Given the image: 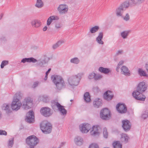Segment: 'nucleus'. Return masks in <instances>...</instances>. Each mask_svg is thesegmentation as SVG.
Listing matches in <instances>:
<instances>
[{
  "label": "nucleus",
  "instance_id": "nucleus-4",
  "mask_svg": "<svg viewBox=\"0 0 148 148\" xmlns=\"http://www.w3.org/2000/svg\"><path fill=\"white\" fill-rule=\"evenodd\" d=\"M83 73H78L77 75L70 76L68 79L69 84L72 86H77L82 76L84 75Z\"/></svg>",
  "mask_w": 148,
  "mask_h": 148
},
{
  "label": "nucleus",
  "instance_id": "nucleus-28",
  "mask_svg": "<svg viewBox=\"0 0 148 148\" xmlns=\"http://www.w3.org/2000/svg\"><path fill=\"white\" fill-rule=\"evenodd\" d=\"M114 148H122V145L119 141H115L112 143Z\"/></svg>",
  "mask_w": 148,
  "mask_h": 148
},
{
  "label": "nucleus",
  "instance_id": "nucleus-41",
  "mask_svg": "<svg viewBox=\"0 0 148 148\" xmlns=\"http://www.w3.org/2000/svg\"><path fill=\"white\" fill-rule=\"evenodd\" d=\"M103 136L104 138H107L108 136V133L107 132V129L105 128L103 129Z\"/></svg>",
  "mask_w": 148,
  "mask_h": 148
},
{
  "label": "nucleus",
  "instance_id": "nucleus-29",
  "mask_svg": "<svg viewBox=\"0 0 148 148\" xmlns=\"http://www.w3.org/2000/svg\"><path fill=\"white\" fill-rule=\"evenodd\" d=\"M64 42V41L63 40H60L58 41L56 43L53 45L52 48L53 49H56Z\"/></svg>",
  "mask_w": 148,
  "mask_h": 148
},
{
  "label": "nucleus",
  "instance_id": "nucleus-33",
  "mask_svg": "<svg viewBox=\"0 0 148 148\" xmlns=\"http://www.w3.org/2000/svg\"><path fill=\"white\" fill-rule=\"evenodd\" d=\"M43 6V3L42 1V0H37L35 6L38 8H40Z\"/></svg>",
  "mask_w": 148,
  "mask_h": 148
},
{
  "label": "nucleus",
  "instance_id": "nucleus-44",
  "mask_svg": "<svg viewBox=\"0 0 148 148\" xmlns=\"http://www.w3.org/2000/svg\"><path fill=\"white\" fill-rule=\"evenodd\" d=\"M89 148H99L98 145L95 143H92L91 144Z\"/></svg>",
  "mask_w": 148,
  "mask_h": 148
},
{
  "label": "nucleus",
  "instance_id": "nucleus-60",
  "mask_svg": "<svg viewBox=\"0 0 148 148\" xmlns=\"http://www.w3.org/2000/svg\"><path fill=\"white\" fill-rule=\"evenodd\" d=\"M1 18H1V17H0V20Z\"/></svg>",
  "mask_w": 148,
  "mask_h": 148
},
{
  "label": "nucleus",
  "instance_id": "nucleus-1",
  "mask_svg": "<svg viewBox=\"0 0 148 148\" xmlns=\"http://www.w3.org/2000/svg\"><path fill=\"white\" fill-rule=\"evenodd\" d=\"M22 96V94L20 92H17L15 94L11 104V108L13 110L17 111L21 106L22 108L25 110L31 108L33 104L31 98L29 97L25 98L22 103L20 100Z\"/></svg>",
  "mask_w": 148,
  "mask_h": 148
},
{
  "label": "nucleus",
  "instance_id": "nucleus-19",
  "mask_svg": "<svg viewBox=\"0 0 148 148\" xmlns=\"http://www.w3.org/2000/svg\"><path fill=\"white\" fill-rule=\"evenodd\" d=\"M101 101L102 100L99 99H95L93 102L94 106L96 108H98L101 106L102 105Z\"/></svg>",
  "mask_w": 148,
  "mask_h": 148
},
{
  "label": "nucleus",
  "instance_id": "nucleus-12",
  "mask_svg": "<svg viewBox=\"0 0 148 148\" xmlns=\"http://www.w3.org/2000/svg\"><path fill=\"white\" fill-rule=\"evenodd\" d=\"M34 113L32 111L30 110L27 113L25 120L27 122L31 123L34 121Z\"/></svg>",
  "mask_w": 148,
  "mask_h": 148
},
{
  "label": "nucleus",
  "instance_id": "nucleus-56",
  "mask_svg": "<svg viewBox=\"0 0 148 148\" xmlns=\"http://www.w3.org/2000/svg\"><path fill=\"white\" fill-rule=\"evenodd\" d=\"M47 29V26H45L43 29V30L44 31H46Z\"/></svg>",
  "mask_w": 148,
  "mask_h": 148
},
{
  "label": "nucleus",
  "instance_id": "nucleus-14",
  "mask_svg": "<svg viewBox=\"0 0 148 148\" xmlns=\"http://www.w3.org/2000/svg\"><path fill=\"white\" fill-rule=\"evenodd\" d=\"M113 95L111 91L108 90L106 91L103 95V97L104 99L109 101L111 100L113 97Z\"/></svg>",
  "mask_w": 148,
  "mask_h": 148
},
{
  "label": "nucleus",
  "instance_id": "nucleus-58",
  "mask_svg": "<svg viewBox=\"0 0 148 148\" xmlns=\"http://www.w3.org/2000/svg\"><path fill=\"white\" fill-rule=\"evenodd\" d=\"M3 14H1L0 15V17L2 18L3 17Z\"/></svg>",
  "mask_w": 148,
  "mask_h": 148
},
{
  "label": "nucleus",
  "instance_id": "nucleus-46",
  "mask_svg": "<svg viewBox=\"0 0 148 148\" xmlns=\"http://www.w3.org/2000/svg\"><path fill=\"white\" fill-rule=\"evenodd\" d=\"M123 18L125 21H128L130 19V16L128 13H127L126 14L125 16L124 17H123Z\"/></svg>",
  "mask_w": 148,
  "mask_h": 148
},
{
  "label": "nucleus",
  "instance_id": "nucleus-25",
  "mask_svg": "<svg viewBox=\"0 0 148 148\" xmlns=\"http://www.w3.org/2000/svg\"><path fill=\"white\" fill-rule=\"evenodd\" d=\"M38 100L45 103H47L49 101L48 96L44 95L40 96L38 98Z\"/></svg>",
  "mask_w": 148,
  "mask_h": 148
},
{
  "label": "nucleus",
  "instance_id": "nucleus-40",
  "mask_svg": "<svg viewBox=\"0 0 148 148\" xmlns=\"http://www.w3.org/2000/svg\"><path fill=\"white\" fill-rule=\"evenodd\" d=\"M148 117V112L145 111L143 112L141 115V118L144 119Z\"/></svg>",
  "mask_w": 148,
  "mask_h": 148
},
{
  "label": "nucleus",
  "instance_id": "nucleus-50",
  "mask_svg": "<svg viewBox=\"0 0 148 148\" xmlns=\"http://www.w3.org/2000/svg\"><path fill=\"white\" fill-rule=\"evenodd\" d=\"M0 135L6 136L7 135V132L5 130H0Z\"/></svg>",
  "mask_w": 148,
  "mask_h": 148
},
{
  "label": "nucleus",
  "instance_id": "nucleus-53",
  "mask_svg": "<svg viewBox=\"0 0 148 148\" xmlns=\"http://www.w3.org/2000/svg\"><path fill=\"white\" fill-rule=\"evenodd\" d=\"M123 63H124V61H123V60L120 61L119 62V63L118 64V65L119 66L121 65L122 64H123Z\"/></svg>",
  "mask_w": 148,
  "mask_h": 148
},
{
  "label": "nucleus",
  "instance_id": "nucleus-39",
  "mask_svg": "<svg viewBox=\"0 0 148 148\" xmlns=\"http://www.w3.org/2000/svg\"><path fill=\"white\" fill-rule=\"evenodd\" d=\"M9 63V62L8 60L3 61L1 65V69H3L4 66L8 65Z\"/></svg>",
  "mask_w": 148,
  "mask_h": 148
},
{
  "label": "nucleus",
  "instance_id": "nucleus-32",
  "mask_svg": "<svg viewBox=\"0 0 148 148\" xmlns=\"http://www.w3.org/2000/svg\"><path fill=\"white\" fill-rule=\"evenodd\" d=\"M32 24L33 26H34L36 27H38L40 26L41 23L40 21L36 20L32 21Z\"/></svg>",
  "mask_w": 148,
  "mask_h": 148
},
{
  "label": "nucleus",
  "instance_id": "nucleus-16",
  "mask_svg": "<svg viewBox=\"0 0 148 148\" xmlns=\"http://www.w3.org/2000/svg\"><path fill=\"white\" fill-rule=\"evenodd\" d=\"M90 133L91 135L94 136L99 135V133L98 132L97 127V126H93L92 127L91 130L90 132Z\"/></svg>",
  "mask_w": 148,
  "mask_h": 148
},
{
  "label": "nucleus",
  "instance_id": "nucleus-51",
  "mask_svg": "<svg viewBox=\"0 0 148 148\" xmlns=\"http://www.w3.org/2000/svg\"><path fill=\"white\" fill-rule=\"evenodd\" d=\"M39 84V82L37 81L35 82L33 84L32 86V87L33 88H35Z\"/></svg>",
  "mask_w": 148,
  "mask_h": 148
},
{
  "label": "nucleus",
  "instance_id": "nucleus-11",
  "mask_svg": "<svg viewBox=\"0 0 148 148\" xmlns=\"http://www.w3.org/2000/svg\"><path fill=\"white\" fill-rule=\"evenodd\" d=\"M91 128L90 125L88 123H84L79 125L80 130L83 133H87L90 129Z\"/></svg>",
  "mask_w": 148,
  "mask_h": 148
},
{
  "label": "nucleus",
  "instance_id": "nucleus-8",
  "mask_svg": "<svg viewBox=\"0 0 148 148\" xmlns=\"http://www.w3.org/2000/svg\"><path fill=\"white\" fill-rule=\"evenodd\" d=\"M116 108L118 112L120 114L125 113L127 111V107L124 103H119L116 105Z\"/></svg>",
  "mask_w": 148,
  "mask_h": 148
},
{
  "label": "nucleus",
  "instance_id": "nucleus-13",
  "mask_svg": "<svg viewBox=\"0 0 148 148\" xmlns=\"http://www.w3.org/2000/svg\"><path fill=\"white\" fill-rule=\"evenodd\" d=\"M59 13L61 14H65L68 10V7L65 5L61 4L58 8Z\"/></svg>",
  "mask_w": 148,
  "mask_h": 148
},
{
  "label": "nucleus",
  "instance_id": "nucleus-18",
  "mask_svg": "<svg viewBox=\"0 0 148 148\" xmlns=\"http://www.w3.org/2000/svg\"><path fill=\"white\" fill-rule=\"evenodd\" d=\"M38 61L37 60L34 58L31 57L30 58H25L23 59L21 61V62L25 63L26 62L33 63H35Z\"/></svg>",
  "mask_w": 148,
  "mask_h": 148
},
{
  "label": "nucleus",
  "instance_id": "nucleus-26",
  "mask_svg": "<svg viewBox=\"0 0 148 148\" xmlns=\"http://www.w3.org/2000/svg\"><path fill=\"white\" fill-rule=\"evenodd\" d=\"M2 108V110H5L6 111V112L7 113H10L12 112L9 104H3Z\"/></svg>",
  "mask_w": 148,
  "mask_h": 148
},
{
  "label": "nucleus",
  "instance_id": "nucleus-36",
  "mask_svg": "<svg viewBox=\"0 0 148 148\" xmlns=\"http://www.w3.org/2000/svg\"><path fill=\"white\" fill-rule=\"evenodd\" d=\"M70 62L75 64H78L79 62V60L77 58L75 57L71 59Z\"/></svg>",
  "mask_w": 148,
  "mask_h": 148
},
{
  "label": "nucleus",
  "instance_id": "nucleus-5",
  "mask_svg": "<svg viewBox=\"0 0 148 148\" xmlns=\"http://www.w3.org/2000/svg\"><path fill=\"white\" fill-rule=\"evenodd\" d=\"M51 106L52 109L55 111L58 109L62 115H65L67 114L66 110L63 106L61 105L56 100H53L51 102Z\"/></svg>",
  "mask_w": 148,
  "mask_h": 148
},
{
  "label": "nucleus",
  "instance_id": "nucleus-27",
  "mask_svg": "<svg viewBox=\"0 0 148 148\" xmlns=\"http://www.w3.org/2000/svg\"><path fill=\"white\" fill-rule=\"evenodd\" d=\"M84 99L86 102H89L90 100V96L88 92H86L84 95Z\"/></svg>",
  "mask_w": 148,
  "mask_h": 148
},
{
  "label": "nucleus",
  "instance_id": "nucleus-38",
  "mask_svg": "<svg viewBox=\"0 0 148 148\" xmlns=\"http://www.w3.org/2000/svg\"><path fill=\"white\" fill-rule=\"evenodd\" d=\"M14 138H12L9 139L8 143V147L10 148L12 147L14 144Z\"/></svg>",
  "mask_w": 148,
  "mask_h": 148
},
{
  "label": "nucleus",
  "instance_id": "nucleus-23",
  "mask_svg": "<svg viewBox=\"0 0 148 148\" xmlns=\"http://www.w3.org/2000/svg\"><path fill=\"white\" fill-rule=\"evenodd\" d=\"M124 10L122 7L120 5L119 7L116 8V15L118 16H122Z\"/></svg>",
  "mask_w": 148,
  "mask_h": 148
},
{
  "label": "nucleus",
  "instance_id": "nucleus-54",
  "mask_svg": "<svg viewBox=\"0 0 148 148\" xmlns=\"http://www.w3.org/2000/svg\"><path fill=\"white\" fill-rule=\"evenodd\" d=\"M0 40H6V38L4 36H3L0 38Z\"/></svg>",
  "mask_w": 148,
  "mask_h": 148
},
{
  "label": "nucleus",
  "instance_id": "nucleus-7",
  "mask_svg": "<svg viewBox=\"0 0 148 148\" xmlns=\"http://www.w3.org/2000/svg\"><path fill=\"white\" fill-rule=\"evenodd\" d=\"M100 115V118L103 120H107L111 117V112L108 108H104L101 110Z\"/></svg>",
  "mask_w": 148,
  "mask_h": 148
},
{
  "label": "nucleus",
  "instance_id": "nucleus-24",
  "mask_svg": "<svg viewBox=\"0 0 148 148\" xmlns=\"http://www.w3.org/2000/svg\"><path fill=\"white\" fill-rule=\"evenodd\" d=\"M98 70L100 72L105 74H107L110 71L109 69L104 68L102 67H99Z\"/></svg>",
  "mask_w": 148,
  "mask_h": 148
},
{
  "label": "nucleus",
  "instance_id": "nucleus-22",
  "mask_svg": "<svg viewBox=\"0 0 148 148\" xmlns=\"http://www.w3.org/2000/svg\"><path fill=\"white\" fill-rule=\"evenodd\" d=\"M74 141L76 144L80 146L82 144L83 140L81 137L77 136L75 138Z\"/></svg>",
  "mask_w": 148,
  "mask_h": 148
},
{
  "label": "nucleus",
  "instance_id": "nucleus-45",
  "mask_svg": "<svg viewBox=\"0 0 148 148\" xmlns=\"http://www.w3.org/2000/svg\"><path fill=\"white\" fill-rule=\"evenodd\" d=\"M37 64L40 66L43 67L44 64H45V62L43 61L42 60L41 61L38 60V62L37 63Z\"/></svg>",
  "mask_w": 148,
  "mask_h": 148
},
{
  "label": "nucleus",
  "instance_id": "nucleus-9",
  "mask_svg": "<svg viewBox=\"0 0 148 148\" xmlns=\"http://www.w3.org/2000/svg\"><path fill=\"white\" fill-rule=\"evenodd\" d=\"M40 112L43 116L45 117H49L53 114L51 109L48 107H44L41 108Z\"/></svg>",
  "mask_w": 148,
  "mask_h": 148
},
{
  "label": "nucleus",
  "instance_id": "nucleus-52",
  "mask_svg": "<svg viewBox=\"0 0 148 148\" xmlns=\"http://www.w3.org/2000/svg\"><path fill=\"white\" fill-rule=\"evenodd\" d=\"M123 51L122 50H119L116 53V56H118L119 55L122 54Z\"/></svg>",
  "mask_w": 148,
  "mask_h": 148
},
{
  "label": "nucleus",
  "instance_id": "nucleus-20",
  "mask_svg": "<svg viewBox=\"0 0 148 148\" xmlns=\"http://www.w3.org/2000/svg\"><path fill=\"white\" fill-rule=\"evenodd\" d=\"M59 17L57 16H52L49 17L47 21V25H49L53 20H58L59 19Z\"/></svg>",
  "mask_w": 148,
  "mask_h": 148
},
{
  "label": "nucleus",
  "instance_id": "nucleus-48",
  "mask_svg": "<svg viewBox=\"0 0 148 148\" xmlns=\"http://www.w3.org/2000/svg\"><path fill=\"white\" fill-rule=\"evenodd\" d=\"M51 68H49L48 69V70L46 72V75L45 77L44 78L45 80H46L47 78V76L48 74L50 73L51 71Z\"/></svg>",
  "mask_w": 148,
  "mask_h": 148
},
{
  "label": "nucleus",
  "instance_id": "nucleus-47",
  "mask_svg": "<svg viewBox=\"0 0 148 148\" xmlns=\"http://www.w3.org/2000/svg\"><path fill=\"white\" fill-rule=\"evenodd\" d=\"M42 60L45 62V64L47 63L49 60V58L46 56H44L43 59Z\"/></svg>",
  "mask_w": 148,
  "mask_h": 148
},
{
  "label": "nucleus",
  "instance_id": "nucleus-42",
  "mask_svg": "<svg viewBox=\"0 0 148 148\" xmlns=\"http://www.w3.org/2000/svg\"><path fill=\"white\" fill-rule=\"evenodd\" d=\"M103 76L102 75H99V74H96L95 73V76L94 79L97 80L98 79H99L102 78Z\"/></svg>",
  "mask_w": 148,
  "mask_h": 148
},
{
  "label": "nucleus",
  "instance_id": "nucleus-2",
  "mask_svg": "<svg viewBox=\"0 0 148 148\" xmlns=\"http://www.w3.org/2000/svg\"><path fill=\"white\" fill-rule=\"evenodd\" d=\"M147 88V86L143 82L139 83L136 90L132 93V95L136 100L143 101L146 98L145 96L143 94Z\"/></svg>",
  "mask_w": 148,
  "mask_h": 148
},
{
  "label": "nucleus",
  "instance_id": "nucleus-3",
  "mask_svg": "<svg viewBox=\"0 0 148 148\" xmlns=\"http://www.w3.org/2000/svg\"><path fill=\"white\" fill-rule=\"evenodd\" d=\"M51 79L53 82L56 85L58 89L61 90L62 88L65 87V83L61 76L57 75H53L51 76Z\"/></svg>",
  "mask_w": 148,
  "mask_h": 148
},
{
  "label": "nucleus",
  "instance_id": "nucleus-55",
  "mask_svg": "<svg viewBox=\"0 0 148 148\" xmlns=\"http://www.w3.org/2000/svg\"><path fill=\"white\" fill-rule=\"evenodd\" d=\"M120 68V67H119V66L118 65V66L116 67V70L117 72H119Z\"/></svg>",
  "mask_w": 148,
  "mask_h": 148
},
{
  "label": "nucleus",
  "instance_id": "nucleus-17",
  "mask_svg": "<svg viewBox=\"0 0 148 148\" xmlns=\"http://www.w3.org/2000/svg\"><path fill=\"white\" fill-rule=\"evenodd\" d=\"M103 37V32H101L99 33L98 36L96 38V40L98 43L100 44L103 45V42L102 40Z\"/></svg>",
  "mask_w": 148,
  "mask_h": 148
},
{
  "label": "nucleus",
  "instance_id": "nucleus-57",
  "mask_svg": "<svg viewBox=\"0 0 148 148\" xmlns=\"http://www.w3.org/2000/svg\"><path fill=\"white\" fill-rule=\"evenodd\" d=\"M2 116V114L1 112L0 111V119H1Z\"/></svg>",
  "mask_w": 148,
  "mask_h": 148
},
{
  "label": "nucleus",
  "instance_id": "nucleus-31",
  "mask_svg": "<svg viewBox=\"0 0 148 148\" xmlns=\"http://www.w3.org/2000/svg\"><path fill=\"white\" fill-rule=\"evenodd\" d=\"M99 29V27L98 26H95L91 28L90 30V32L91 34L95 33L97 32Z\"/></svg>",
  "mask_w": 148,
  "mask_h": 148
},
{
  "label": "nucleus",
  "instance_id": "nucleus-37",
  "mask_svg": "<svg viewBox=\"0 0 148 148\" xmlns=\"http://www.w3.org/2000/svg\"><path fill=\"white\" fill-rule=\"evenodd\" d=\"M130 3L133 4H140L143 2L145 0H130Z\"/></svg>",
  "mask_w": 148,
  "mask_h": 148
},
{
  "label": "nucleus",
  "instance_id": "nucleus-34",
  "mask_svg": "<svg viewBox=\"0 0 148 148\" xmlns=\"http://www.w3.org/2000/svg\"><path fill=\"white\" fill-rule=\"evenodd\" d=\"M139 75L141 76L147 77V75L145 72L142 69H139L138 70Z\"/></svg>",
  "mask_w": 148,
  "mask_h": 148
},
{
  "label": "nucleus",
  "instance_id": "nucleus-30",
  "mask_svg": "<svg viewBox=\"0 0 148 148\" xmlns=\"http://www.w3.org/2000/svg\"><path fill=\"white\" fill-rule=\"evenodd\" d=\"M129 31H125L122 32L121 33V35L123 39H126L127 38V37L129 35Z\"/></svg>",
  "mask_w": 148,
  "mask_h": 148
},
{
  "label": "nucleus",
  "instance_id": "nucleus-49",
  "mask_svg": "<svg viewBox=\"0 0 148 148\" xmlns=\"http://www.w3.org/2000/svg\"><path fill=\"white\" fill-rule=\"evenodd\" d=\"M55 27L57 29H60L62 27L61 24L59 23H56L55 25Z\"/></svg>",
  "mask_w": 148,
  "mask_h": 148
},
{
  "label": "nucleus",
  "instance_id": "nucleus-10",
  "mask_svg": "<svg viewBox=\"0 0 148 148\" xmlns=\"http://www.w3.org/2000/svg\"><path fill=\"white\" fill-rule=\"evenodd\" d=\"M122 127L125 132L129 131L131 128V124L130 121L127 120H123L122 121Z\"/></svg>",
  "mask_w": 148,
  "mask_h": 148
},
{
  "label": "nucleus",
  "instance_id": "nucleus-43",
  "mask_svg": "<svg viewBox=\"0 0 148 148\" xmlns=\"http://www.w3.org/2000/svg\"><path fill=\"white\" fill-rule=\"evenodd\" d=\"M95 73L93 72L90 73L88 75V78L89 79H91L93 78L94 79Z\"/></svg>",
  "mask_w": 148,
  "mask_h": 148
},
{
  "label": "nucleus",
  "instance_id": "nucleus-15",
  "mask_svg": "<svg viewBox=\"0 0 148 148\" xmlns=\"http://www.w3.org/2000/svg\"><path fill=\"white\" fill-rule=\"evenodd\" d=\"M121 73L126 76L130 75V72L127 67L125 66H123L121 69Z\"/></svg>",
  "mask_w": 148,
  "mask_h": 148
},
{
  "label": "nucleus",
  "instance_id": "nucleus-35",
  "mask_svg": "<svg viewBox=\"0 0 148 148\" xmlns=\"http://www.w3.org/2000/svg\"><path fill=\"white\" fill-rule=\"evenodd\" d=\"M130 2L129 1H126L120 5L124 9L125 8H128Z\"/></svg>",
  "mask_w": 148,
  "mask_h": 148
},
{
  "label": "nucleus",
  "instance_id": "nucleus-59",
  "mask_svg": "<svg viewBox=\"0 0 148 148\" xmlns=\"http://www.w3.org/2000/svg\"><path fill=\"white\" fill-rule=\"evenodd\" d=\"M73 101V100H72V99L71 100H70V101H71V102H72V101Z\"/></svg>",
  "mask_w": 148,
  "mask_h": 148
},
{
  "label": "nucleus",
  "instance_id": "nucleus-6",
  "mask_svg": "<svg viewBox=\"0 0 148 148\" xmlns=\"http://www.w3.org/2000/svg\"><path fill=\"white\" fill-rule=\"evenodd\" d=\"M40 127L42 132L45 134H48L51 132L52 125L47 121H44L41 122L40 125Z\"/></svg>",
  "mask_w": 148,
  "mask_h": 148
},
{
  "label": "nucleus",
  "instance_id": "nucleus-21",
  "mask_svg": "<svg viewBox=\"0 0 148 148\" xmlns=\"http://www.w3.org/2000/svg\"><path fill=\"white\" fill-rule=\"evenodd\" d=\"M129 138L128 135L126 134H121V141L125 143H126L128 142Z\"/></svg>",
  "mask_w": 148,
  "mask_h": 148
}]
</instances>
